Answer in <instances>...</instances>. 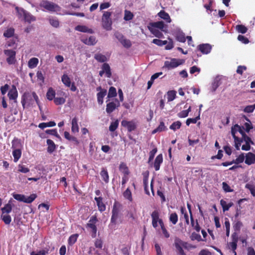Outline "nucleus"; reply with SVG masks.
Instances as JSON below:
<instances>
[{"label": "nucleus", "mask_w": 255, "mask_h": 255, "mask_svg": "<svg viewBox=\"0 0 255 255\" xmlns=\"http://www.w3.org/2000/svg\"><path fill=\"white\" fill-rule=\"evenodd\" d=\"M148 28L155 36L161 38L163 36L162 31H166L167 26L164 24L162 21H159L150 23L148 26Z\"/></svg>", "instance_id": "f257e3e1"}, {"label": "nucleus", "mask_w": 255, "mask_h": 255, "mask_svg": "<svg viewBox=\"0 0 255 255\" xmlns=\"http://www.w3.org/2000/svg\"><path fill=\"white\" fill-rule=\"evenodd\" d=\"M34 100L38 106L39 109L41 110L38 97L34 92L24 93L22 97L21 104L23 107L24 108L25 105H32Z\"/></svg>", "instance_id": "f03ea898"}, {"label": "nucleus", "mask_w": 255, "mask_h": 255, "mask_svg": "<svg viewBox=\"0 0 255 255\" xmlns=\"http://www.w3.org/2000/svg\"><path fill=\"white\" fill-rule=\"evenodd\" d=\"M112 12L109 11H103L102 16V25L103 28L106 30H111L112 29V20L111 18Z\"/></svg>", "instance_id": "7ed1b4c3"}, {"label": "nucleus", "mask_w": 255, "mask_h": 255, "mask_svg": "<svg viewBox=\"0 0 255 255\" xmlns=\"http://www.w3.org/2000/svg\"><path fill=\"white\" fill-rule=\"evenodd\" d=\"M40 6L51 12H58L61 10V7L58 4L48 0H42Z\"/></svg>", "instance_id": "20e7f679"}, {"label": "nucleus", "mask_w": 255, "mask_h": 255, "mask_svg": "<svg viewBox=\"0 0 255 255\" xmlns=\"http://www.w3.org/2000/svg\"><path fill=\"white\" fill-rule=\"evenodd\" d=\"M185 63V60L182 59L171 58L169 60L164 62V68L170 70L176 68Z\"/></svg>", "instance_id": "39448f33"}, {"label": "nucleus", "mask_w": 255, "mask_h": 255, "mask_svg": "<svg viewBox=\"0 0 255 255\" xmlns=\"http://www.w3.org/2000/svg\"><path fill=\"white\" fill-rule=\"evenodd\" d=\"M18 16L20 18L23 17L25 21L28 22H31L35 20V18L30 13L26 11L23 8L16 7L15 8Z\"/></svg>", "instance_id": "423d86ee"}, {"label": "nucleus", "mask_w": 255, "mask_h": 255, "mask_svg": "<svg viewBox=\"0 0 255 255\" xmlns=\"http://www.w3.org/2000/svg\"><path fill=\"white\" fill-rule=\"evenodd\" d=\"M121 204L115 202L114 204L112 209V215L111 219V223L114 224L117 223V220L120 217V210H121Z\"/></svg>", "instance_id": "0eeeda50"}, {"label": "nucleus", "mask_w": 255, "mask_h": 255, "mask_svg": "<svg viewBox=\"0 0 255 255\" xmlns=\"http://www.w3.org/2000/svg\"><path fill=\"white\" fill-rule=\"evenodd\" d=\"M13 198L19 201L23 202L26 203H31L36 198V195L35 194L30 195L29 196H26L24 195L15 194L13 195Z\"/></svg>", "instance_id": "6e6552de"}, {"label": "nucleus", "mask_w": 255, "mask_h": 255, "mask_svg": "<svg viewBox=\"0 0 255 255\" xmlns=\"http://www.w3.org/2000/svg\"><path fill=\"white\" fill-rule=\"evenodd\" d=\"M4 53L7 57L6 58L7 62L10 65L14 64L16 61L15 52L12 50L8 49L5 50Z\"/></svg>", "instance_id": "1a4fd4ad"}, {"label": "nucleus", "mask_w": 255, "mask_h": 255, "mask_svg": "<svg viewBox=\"0 0 255 255\" xmlns=\"http://www.w3.org/2000/svg\"><path fill=\"white\" fill-rule=\"evenodd\" d=\"M97 221V219L96 217L92 216L90 218L89 223L87 224V226L91 228L92 230L91 236L93 238L96 237L97 234V227L95 225V224L96 223Z\"/></svg>", "instance_id": "9d476101"}, {"label": "nucleus", "mask_w": 255, "mask_h": 255, "mask_svg": "<svg viewBox=\"0 0 255 255\" xmlns=\"http://www.w3.org/2000/svg\"><path fill=\"white\" fill-rule=\"evenodd\" d=\"M151 216L152 218V226L154 228H156L158 226L157 223H158L159 224H160V221H162V220L159 218V212L156 210L154 211L152 213Z\"/></svg>", "instance_id": "9b49d317"}, {"label": "nucleus", "mask_w": 255, "mask_h": 255, "mask_svg": "<svg viewBox=\"0 0 255 255\" xmlns=\"http://www.w3.org/2000/svg\"><path fill=\"white\" fill-rule=\"evenodd\" d=\"M120 105V103L118 100H116L115 102H110L107 105L106 112L108 114H110L119 107Z\"/></svg>", "instance_id": "f8f14e48"}, {"label": "nucleus", "mask_w": 255, "mask_h": 255, "mask_svg": "<svg viewBox=\"0 0 255 255\" xmlns=\"http://www.w3.org/2000/svg\"><path fill=\"white\" fill-rule=\"evenodd\" d=\"M116 36L125 47L129 48L131 46V44L130 41L129 40L125 38L122 34L118 33L116 35Z\"/></svg>", "instance_id": "ddd939ff"}, {"label": "nucleus", "mask_w": 255, "mask_h": 255, "mask_svg": "<svg viewBox=\"0 0 255 255\" xmlns=\"http://www.w3.org/2000/svg\"><path fill=\"white\" fill-rule=\"evenodd\" d=\"M81 41L87 45H94L96 44L97 40L94 36H90L88 38L82 37Z\"/></svg>", "instance_id": "4468645a"}, {"label": "nucleus", "mask_w": 255, "mask_h": 255, "mask_svg": "<svg viewBox=\"0 0 255 255\" xmlns=\"http://www.w3.org/2000/svg\"><path fill=\"white\" fill-rule=\"evenodd\" d=\"M212 46L209 44H202L198 46V49L203 54H207L209 53L211 50Z\"/></svg>", "instance_id": "2eb2a0df"}, {"label": "nucleus", "mask_w": 255, "mask_h": 255, "mask_svg": "<svg viewBox=\"0 0 255 255\" xmlns=\"http://www.w3.org/2000/svg\"><path fill=\"white\" fill-rule=\"evenodd\" d=\"M75 29L82 32L88 33L90 34L94 33V31L92 29L88 28L86 25H78L75 27Z\"/></svg>", "instance_id": "dca6fc26"}, {"label": "nucleus", "mask_w": 255, "mask_h": 255, "mask_svg": "<svg viewBox=\"0 0 255 255\" xmlns=\"http://www.w3.org/2000/svg\"><path fill=\"white\" fill-rule=\"evenodd\" d=\"M245 163L248 165H251L255 163V154L252 152H248L245 156Z\"/></svg>", "instance_id": "f3484780"}, {"label": "nucleus", "mask_w": 255, "mask_h": 255, "mask_svg": "<svg viewBox=\"0 0 255 255\" xmlns=\"http://www.w3.org/2000/svg\"><path fill=\"white\" fill-rule=\"evenodd\" d=\"M11 148L12 149H22L23 146L21 141L17 138H14L11 142Z\"/></svg>", "instance_id": "a211bd4d"}, {"label": "nucleus", "mask_w": 255, "mask_h": 255, "mask_svg": "<svg viewBox=\"0 0 255 255\" xmlns=\"http://www.w3.org/2000/svg\"><path fill=\"white\" fill-rule=\"evenodd\" d=\"M122 126L127 128L129 131H131L135 128V125L132 122H128L127 121H123L122 122Z\"/></svg>", "instance_id": "6ab92c4d"}, {"label": "nucleus", "mask_w": 255, "mask_h": 255, "mask_svg": "<svg viewBox=\"0 0 255 255\" xmlns=\"http://www.w3.org/2000/svg\"><path fill=\"white\" fill-rule=\"evenodd\" d=\"M46 143L48 145L47 151L49 153H52L54 151L56 148V145L53 140L48 139L46 141Z\"/></svg>", "instance_id": "aec40b11"}, {"label": "nucleus", "mask_w": 255, "mask_h": 255, "mask_svg": "<svg viewBox=\"0 0 255 255\" xmlns=\"http://www.w3.org/2000/svg\"><path fill=\"white\" fill-rule=\"evenodd\" d=\"M162 155L161 154H160L156 156L154 163V167L156 171L159 170L160 164L162 163Z\"/></svg>", "instance_id": "412c9836"}, {"label": "nucleus", "mask_w": 255, "mask_h": 255, "mask_svg": "<svg viewBox=\"0 0 255 255\" xmlns=\"http://www.w3.org/2000/svg\"><path fill=\"white\" fill-rule=\"evenodd\" d=\"M71 130L73 133H77L79 132V128L78 125V119L77 117H74L71 122Z\"/></svg>", "instance_id": "4be33fe9"}, {"label": "nucleus", "mask_w": 255, "mask_h": 255, "mask_svg": "<svg viewBox=\"0 0 255 255\" xmlns=\"http://www.w3.org/2000/svg\"><path fill=\"white\" fill-rule=\"evenodd\" d=\"M158 15L161 18L165 20V21L167 23H170L171 21V19L169 14L164 10H161L159 12H158Z\"/></svg>", "instance_id": "5701e85b"}, {"label": "nucleus", "mask_w": 255, "mask_h": 255, "mask_svg": "<svg viewBox=\"0 0 255 255\" xmlns=\"http://www.w3.org/2000/svg\"><path fill=\"white\" fill-rule=\"evenodd\" d=\"M8 96L10 100H15L17 97V92L15 86H12V88L8 92Z\"/></svg>", "instance_id": "b1692460"}, {"label": "nucleus", "mask_w": 255, "mask_h": 255, "mask_svg": "<svg viewBox=\"0 0 255 255\" xmlns=\"http://www.w3.org/2000/svg\"><path fill=\"white\" fill-rule=\"evenodd\" d=\"M95 200L97 202L98 209L101 212L104 211L106 210V206L102 202L101 197H95Z\"/></svg>", "instance_id": "393cba45"}, {"label": "nucleus", "mask_w": 255, "mask_h": 255, "mask_svg": "<svg viewBox=\"0 0 255 255\" xmlns=\"http://www.w3.org/2000/svg\"><path fill=\"white\" fill-rule=\"evenodd\" d=\"M119 170L123 174H124V176H128L129 174V172L128 168L126 164L124 162L121 163L119 166Z\"/></svg>", "instance_id": "a878e982"}, {"label": "nucleus", "mask_w": 255, "mask_h": 255, "mask_svg": "<svg viewBox=\"0 0 255 255\" xmlns=\"http://www.w3.org/2000/svg\"><path fill=\"white\" fill-rule=\"evenodd\" d=\"M101 176L102 179L106 183H108L109 181V176L108 171L105 168H103L100 172Z\"/></svg>", "instance_id": "bb28decb"}, {"label": "nucleus", "mask_w": 255, "mask_h": 255, "mask_svg": "<svg viewBox=\"0 0 255 255\" xmlns=\"http://www.w3.org/2000/svg\"><path fill=\"white\" fill-rule=\"evenodd\" d=\"M22 149H13L12 155L13 156V161L14 162H17L21 156Z\"/></svg>", "instance_id": "cd10ccee"}, {"label": "nucleus", "mask_w": 255, "mask_h": 255, "mask_svg": "<svg viewBox=\"0 0 255 255\" xmlns=\"http://www.w3.org/2000/svg\"><path fill=\"white\" fill-rule=\"evenodd\" d=\"M107 94V90H103L97 94V100L99 104L103 103V98Z\"/></svg>", "instance_id": "c85d7f7f"}, {"label": "nucleus", "mask_w": 255, "mask_h": 255, "mask_svg": "<svg viewBox=\"0 0 255 255\" xmlns=\"http://www.w3.org/2000/svg\"><path fill=\"white\" fill-rule=\"evenodd\" d=\"M123 196L125 199L128 200L129 202L132 201V197L131 192L129 189L128 188L123 193Z\"/></svg>", "instance_id": "c756f323"}, {"label": "nucleus", "mask_w": 255, "mask_h": 255, "mask_svg": "<svg viewBox=\"0 0 255 255\" xmlns=\"http://www.w3.org/2000/svg\"><path fill=\"white\" fill-rule=\"evenodd\" d=\"M63 83L67 87H70L71 85L70 78L66 74H64L61 78Z\"/></svg>", "instance_id": "7c9ffc66"}, {"label": "nucleus", "mask_w": 255, "mask_h": 255, "mask_svg": "<svg viewBox=\"0 0 255 255\" xmlns=\"http://www.w3.org/2000/svg\"><path fill=\"white\" fill-rule=\"evenodd\" d=\"M38 63V59L37 58H31L28 62V65L29 68L33 69L35 68Z\"/></svg>", "instance_id": "2f4dec72"}, {"label": "nucleus", "mask_w": 255, "mask_h": 255, "mask_svg": "<svg viewBox=\"0 0 255 255\" xmlns=\"http://www.w3.org/2000/svg\"><path fill=\"white\" fill-rule=\"evenodd\" d=\"M102 69L104 71V73H106L107 77L110 78L111 76V69L108 64L104 63L102 66Z\"/></svg>", "instance_id": "473e14b6"}, {"label": "nucleus", "mask_w": 255, "mask_h": 255, "mask_svg": "<svg viewBox=\"0 0 255 255\" xmlns=\"http://www.w3.org/2000/svg\"><path fill=\"white\" fill-rule=\"evenodd\" d=\"M220 204L223 208L224 212L228 211L229 208L233 205V203L231 202L227 204L224 200H221L220 201Z\"/></svg>", "instance_id": "72a5a7b5"}, {"label": "nucleus", "mask_w": 255, "mask_h": 255, "mask_svg": "<svg viewBox=\"0 0 255 255\" xmlns=\"http://www.w3.org/2000/svg\"><path fill=\"white\" fill-rule=\"evenodd\" d=\"M56 125L54 122L51 121L48 123H42L39 124L38 127L41 129H44L46 127H52Z\"/></svg>", "instance_id": "f704fd0d"}, {"label": "nucleus", "mask_w": 255, "mask_h": 255, "mask_svg": "<svg viewBox=\"0 0 255 255\" xmlns=\"http://www.w3.org/2000/svg\"><path fill=\"white\" fill-rule=\"evenodd\" d=\"M221 83L218 78H216L214 79L211 86V91L212 92H214L218 87L220 85Z\"/></svg>", "instance_id": "c9c22d12"}, {"label": "nucleus", "mask_w": 255, "mask_h": 255, "mask_svg": "<svg viewBox=\"0 0 255 255\" xmlns=\"http://www.w3.org/2000/svg\"><path fill=\"white\" fill-rule=\"evenodd\" d=\"M55 96V91L52 88H50L46 94V97L47 98L50 100L51 101L53 99H54Z\"/></svg>", "instance_id": "e433bc0d"}, {"label": "nucleus", "mask_w": 255, "mask_h": 255, "mask_svg": "<svg viewBox=\"0 0 255 255\" xmlns=\"http://www.w3.org/2000/svg\"><path fill=\"white\" fill-rule=\"evenodd\" d=\"M237 131H239L241 134L244 133L242 130L241 127L238 125H236L234 127L232 128L231 133L233 136H236V133Z\"/></svg>", "instance_id": "4c0bfd02"}, {"label": "nucleus", "mask_w": 255, "mask_h": 255, "mask_svg": "<svg viewBox=\"0 0 255 255\" xmlns=\"http://www.w3.org/2000/svg\"><path fill=\"white\" fill-rule=\"evenodd\" d=\"M94 58L96 60L100 62H104L107 60V57L101 53L96 54L94 56Z\"/></svg>", "instance_id": "58836bf2"}, {"label": "nucleus", "mask_w": 255, "mask_h": 255, "mask_svg": "<svg viewBox=\"0 0 255 255\" xmlns=\"http://www.w3.org/2000/svg\"><path fill=\"white\" fill-rule=\"evenodd\" d=\"M176 92L175 91H169L167 92V100L168 102L172 101L176 97Z\"/></svg>", "instance_id": "ea45409f"}, {"label": "nucleus", "mask_w": 255, "mask_h": 255, "mask_svg": "<svg viewBox=\"0 0 255 255\" xmlns=\"http://www.w3.org/2000/svg\"><path fill=\"white\" fill-rule=\"evenodd\" d=\"M133 17V14L130 11L128 10H125V15L124 19L126 21H129L131 20Z\"/></svg>", "instance_id": "a19ab883"}, {"label": "nucleus", "mask_w": 255, "mask_h": 255, "mask_svg": "<svg viewBox=\"0 0 255 255\" xmlns=\"http://www.w3.org/2000/svg\"><path fill=\"white\" fill-rule=\"evenodd\" d=\"M178 215L176 213H172L170 215L169 221L173 224L175 225L178 221Z\"/></svg>", "instance_id": "79ce46f5"}, {"label": "nucleus", "mask_w": 255, "mask_h": 255, "mask_svg": "<svg viewBox=\"0 0 255 255\" xmlns=\"http://www.w3.org/2000/svg\"><path fill=\"white\" fill-rule=\"evenodd\" d=\"M187 243L185 242H183L182 240H181L179 239H176L175 240V247L176 249H178L180 247H185V245H186Z\"/></svg>", "instance_id": "37998d69"}, {"label": "nucleus", "mask_w": 255, "mask_h": 255, "mask_svg": "<svg viewBox=\"0 0 255 255\" xmlns=\"http://www.w3.org/2000/svg\"><path fill=\"white\" fill-rule=\"evenodd\" d=\"M117 95L116 89L114 87H111L109 90L108 97L109 98H114Z\"/></svg>", "instance_id": "c03bdc74"}, {"label": "nucleus", "mask_w": 255, "mask_h": 255, "mask_svg": "<svg viewBox=\"0 0 255 255\" xmlns=\"http://www.w3.org/2000/svg\"><path fill=\"white\" fill-rule=\"evenodd\" d=\"M119 126V121L118 120H116L111 123L110 126L109 127V130L111 131H114Z\"/></svg>", "instance_id": "a18cd8bd"}, {"label": "nucleus", "mask_w": 255, "mask_h": 255, "mask_svg": "<svg viewBox=\"0 0 255 255\" xmlns=\"http://www.w3.org/2000/svg\"><path fill=\"white\" fill-rule=\"evenodd\" d=\"M246 188L249 189L253 196L255 197V186L251 183H247L245 186Z\"/></svg>", "instance_id": "49530a36"}, {"label": "nucleus", "mask_w": 255, "mask_h": 255, "mask_svg": "<svg viewBox=\"0 0 255 255\" xmlns=\"http://www.w3.org/2000/svg\"><path fill=\"white\" fill-rule=\"evenodd\" d=\"M14 29L12 28H8L3 33V36L7 38L11 37L14 34Z\"/></svg>", "instance_id": "de8ad7c7"}, {"label": "nucleus", "mask_w": 255, "mask_h": 255, "mask_svg": "<svg viewBox=\"0 0 255 255\" xmlns=\"http://www.w3.org/2000/svg\"><path fill=\"white\" fill-rule=\"evenodd\" d=\"M236 30L239 32L241 33H245L247 31V28L243 25H237L236 27Z\"/></svg>", "instance_id": "09e8293b"}, {"label": "nucleus", "mask_w": 255, "mask_h": 255, "mask_svg": "<svg viewBox=\"0 0 255 255\" xmlns=\"http://www.w3.org/2000/svg\"><path fill=\"white\" fill-rule=\"evenodd\" d=\"M200 119V114H198V116H197L195 118H189L186 120V124L187 126H189V125L191 123L196 124L198 120Z\"/></svg>", "instance_id": "8fccbe9b"}, {"label": "nucleus", "mask_w": 255, "mask_h": 255, "mask_svg": "<svg viewBox=\"0 0 255 255\" xmlns=\"http://www.w3.org/2000/svg\"><path fill=\"white\" fill-rule=\"evenodd\" d=\"M165 128V126H164V124L163 122H161L160 123V125H159V126L156 128H155V129H154L152 133L153 134H154L155 133H156L157 132H160V131H162L163 130H164Z\"/></svg>", "instance_id": "3c124183"}, {"label": "nucleus", "mask_w": 255, "mask_h": 255, "mask_svg": "<svg viewBox=\"0 0 255 255\" xmlns=\"http://www.w3.org/2000/svg\"><path fill=\"white\" fill-rule=\"evenodd\" d=\"M50 24L54 27H58L59 25L58 20L56 18H50L49 19Z\"/></svg>", "instance_id": "603ef678"}, {"label": "nucleus", "mask_w": 255, "mask_h": 255, "mask_svg": "<svg viewBox=\"0 0 255 255\" xmlns=\"http://www.w3.org/2000/svg\"><path fill=\"white\" fill-rule=\"evenodd\" d=\"M181 126V123L179 121H177L172 123L170 126V128L173 130H175L180 128Z\"/></svg>", "instance_id": "864d4df0"}, {"label": "nucleus", "mask_w": 255, "mask_h": 255, "mask_svg": "<svg viewBox=\"0 0 255 255\" xmlns=\"http://www.w3.org/2000/svg\"><path fill=\"white\" fill-rule=\"evenodd\" d=\"M65 101V99L63 97H56L54 99V102L56 105H62Z\"/></svg>", "instance_id": "5fc2aeb1"}, {"label": "nucleus", "mask_w": 255, "mask_h": 255, "mask_svg": "<svg viewBox=\"0 0 255 255\" xmlns=\"http://www.w3.org/2000/svg\"><path fill=\"white\" fill-rule=\"evenodd\" d=\"M1 219L6 225L9 224L11 221V217L8 215H2L1 216Z\"/></svg>", "instance_id": "6e6d98bb"}, {"label": "nucleus", "mask_w": 255, "mask_h": 255, "mask_svg": "<svg viewBox=\"0 0 255 255\" xmlns=\"http://www.w3.org/2000/svg\"><path fill=\"white\" fill-rule=\"evenodd\" d=\"M245 156L243 153L240 154L235 160H233L234 163L239 164L242 163L245 160Z\"/></svg>", "instance_id": "4d7b16f0"}, {"label": "nucleus", "mask_w": 255, "mask_h": 255, "mask_svg": "<svg viewBox=\"0 0 255 255\" xmlns=\"http://www.w3.org/2000/svg\"><path fill=\"white\" fill-rule=\"evenodd\" d=\"M18 171L23 173H26L29 171V169L25 167L24 165L19 164L18 165Z\"/></svg>", "instance_id": "13d9d810"}, {"label": "nucleus", "mask_w": 255, "mask_h": 255, "mask_svg": "<svg viewBox=\"0 0 255 255\" xmlns=\"http://www.w3.org/2000/svg\"><path fill=\"white\" fill-rule=\"evenodd\" d=\"M255 109V104L253 105H249L246 106L244 109V112L247 113H251L254 112Z\"/></svg>", "instance_id": "bf43d9fd"}, {"label": "nucleus", "mask_w": 255, "mask_h": 255, "mask_svg": "<svg viewBox=\"0 0 255 255\" xmlns=\"http://www.w3.org/2000/svg\"><path fill=\"white\" fill-rule=\"evenodd\" d=\"M152 43L158 46H163L166 45L167 41L166 40L163 41L158 39H154L152 41Z\"/></svg>", "instance_id": "052dcab7"}, {"label": "nucleus", "mask_w": 255, "mask_h": 255, "mask_svg": "<svg viewBox=\"0 0 255 255\" xmlns=\"http://www.w3.org/2000/svg\"><path fill=\"white\" fill-rule=\"evenodd\" d=\"M234 140H235V147L237 150H239L240 149V147L241 145V142H242V140H241L240 138H239L236 136H233Z\"/></svg>", "instance_id": "680f3d73"}, {"label": "nucleus", "mask_w": 255, "mask_h": 255, "mask_svg": "<svg viewBox=\"0 0 255 255\" xmlns=\"http://www.w3.org/2000/svg\"><path fill=\"white\" fill-rule=\"evenodd\" d=\"M45 132L46 133L54 135L57 138H60V135L58 134L56 129H47L45 131Z\"/></svg>", "instance_id": "e2e57ef3"}, {"label": "nucleus", "mask_w": 255, "mask_h": 255, "mask_svg": "<svg viewBox=\"0 0 255 255\" xmlns=\"http://www.w3.org/2000/svg\"><path fill=\"white\" fill-rule=\"evenodd\" d=\"M2 213H9L11 211V206L10 204H7L1 209Z\"/></svg>", "instance_id": "0e129e2a"}, {"label": "nucleus", "mask_w": 255, "mask_h": 255, "mask_svg": "<svg viewBox=\"0 0 255 255\" xmlns=\"http://www.w3.org/2000/svg\"><path fill=\"white\" fill-rule=\"evenodd\" d=\"M78 235L75 234L71 236L68 240L69 244L71 245H73L77 241Z\"/></svg>", "instance_id": "69168bd1"}, {"label": "nucleus", "mask_w": 255, "mask_h": 255, "mask_svg": "<svg viewBox=\"0 0 255 255\" xmlns=\"http://www.w3.org/2000/svg\"><path fill=\"white\" fill-rule=\"evenodd\" d=\"M246 120L248 122H247L244 124V127L246 128V130L247 132H249L250 130V129H251L253 128V127L251 124L250 121L247 118H246Z\"/></svg>", "instance_id": "338daca9"}, {"label": "nucleus", "mask_w": 255, "mask_h": 255, "mask_svg": "<svg viewBox=\"0 0 255 255\" xmlns=\"http://www.w3.org/2000/svg\"><path fill=\"white\" fill-rule=\"evenodd\" d=\"M242 223L241 222L238 221L235 223L233 225V228L235 231H239L242 226Z\"/></svg>", "instance_id": "774afa93"}]
</instances>
